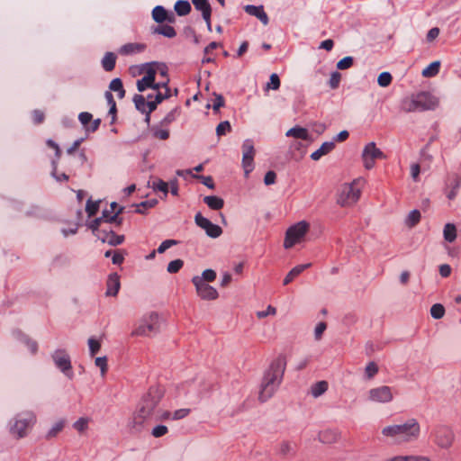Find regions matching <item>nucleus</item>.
Here are the masks:
<instances>
[{
	"instance_id": "f257e3e1",
	"label": "nucleus",
	"mask_w": 461,
	"mask_h": 461,
	"mask_svg": "<svg viewBox=\"0 0 461 461\" xmlns=\"http://www.w3.org/2000/svg\"><path fill=\"white\" fill-rule=\"evenodd\" d=\"M165 393L162 386H152L143 395L135 411L128 420V429L131 433H140L147 420L152 418L156 408Z\"/></svg>"
},
{
	"instance_id": "f03ea898",
	"label": "nucleus",
	"mask_w": 461,
	"mask_h": 461,
	"mask_svg": "<svg viewBox=\"0 0 461 461\" xmlns=\"http://www.w3.org/2000/svg\"><path fill=\"white\" fill-rule=\"evenodd\" d=\"M420 432V424L415 418H410L402 423L386 425L381 429L383 437L396 445L417 441Z\"/></svg>"
},
{
	"instance_id": "7ed1b4c3",
	"label": "nucleus",
	"mask_w": 461,
	"mask_h": 461,
	"mask_svg": "<svg viewBox=\"0 0 461 461\" xmlns=\"http://www.w3.org/2000/svg\"><path fill=\"white\" fill-rule=\"evenodd\" d=\"M285 366V357H277L265 371L258 392V400L261 402L269 400L279 388L283 381Z\"/></svg>"
},
{
	"instance_id": "20e7f679",
	"label": "nucleus",
	"mask_w": 461,
	"mask_h": 461,
	"mask_svg": "<svg viewBox=\"0 0 461 461\" xmlns=\"http://www.w3.org/2000/svg\"><path fill=\"white\" fill-rule=\"evenodd\" d=\"M162 317L155 312L143 315L132 330V336L152 337L157 335L161 329Z\"/></svg>"
},
{
	"instance_id": "39448f33",
	"label": "nucleus",
	"mask_w": 461,
	"mask_h": 461,
	"mask_svg": "<svg viewBox=\"0 0 461 461\" xmlns=\"http://www.w3.org/2000/svg\"><path fill=\"white\" fill-rule=\"evenodd\" d=\"M36 422V416L32 411H23L16 414L9 423L10 432L13 436L22 438L27 436L28 430Z\"/></svg>"
},
{
	"instance_id": "423d86ee",
	"label": "nucleus",
	"mask_w": 461,
	"mask_h": 461,
	"mask_svg": "<svg viewBox=\"0 0 461 461\" xmlns=\"http://www.w3.org/2000/svg\"><path fill=\"white\" fill-rule=\"evenodd\" d=\"M364 180L361 178L354 180L350 184H345L338 197V203L341 206H351L355 204L361 195V188Z\"/></svg>"
},
{
	"instance_id": "0eeeda50",
	"label": "nucleus",
	"mask_w": 461,
	"mask_h": 461,
	"mask_svg": "<svg viewBox=\"0 0 461 461\" xmlns=\"http://www.w3.org/2000/svg\"><path fill=\"white\" fill-rule=\"evenodd\" d=\"M437 104L438 100L435 96L428 92H421L414 95L411 100L406 101L403 104V109L406 112L432 110Z\"/></svg>"
},
{
	"instance_id": "6e6552de",
	"label": "nucleus",
	"mask_w": 461,
	"mask_h": 461,
	"mask_svg": "<svg viewBox=\"0 0 461 461\" xmlns=\"http://www.w3.org/2000/svg\"><path fill=\"white\" fill-rule=\"evenodd\" d=\"M159 68L158 62L146 63L141 68L143 77L137 81V89L139 92H143L148 88L153 90L160 89V84L155 83V77Z\"/></svg>"
},
{
	"instance_id": "1a4fd4ad",
	"label": "nucleus",
	"mask_w": 461,
	"mask_h": 461,
	"mask_svg": "<svg viewBox=\"0 0 461 461\" xmlns=\"http://www.w3.org/2000/svg\"><path fill=\"white\" fill-rule=\"evenodd\" d=\"M309 228L310 225L305 221H301L288 228L285 232L284 248L288 249L294 245L301 243L308 232Z\"/></svg>"
},
{
	"instance_id": "9d476101",
	"label": "nucleus",
	"mask_w": 461,
	"mask_h": 461,
	"mask_svg": "<svg viewBox=\"0 0 461 461\" xmlns=\"http://www.w3.org/2000/svg\"><path fill=\"white\" fill-rule=\"evenodd\" d=\"M396 391L388 385H379L369 389L366 393V400L376 404H388L394 399Z\"/></svg>"
},
{
	"instance_id": "9b49d317",
	"label": "nucleus",
	"mask_w": 461,
	"mask_h": 461,
	"mask_svg": "<svg viewBox=\"0 0 461 461\" xmlns=\"http://www.w3.org/2000/svg\"><path fill=\"white\" fill-rule=\"evenodd\" d=\"M434 443L442 449L451 447L455 440V433L447 426H439L432 433Z\"/></svg>"
},
{
	"instance_id": "f8f14e48",
	"label": "nucleus",
	"mask_w": 461,
	"mask_h": 461,
	"mask_svg": "<svg viewBox=\"0 0 461 461\" xmlns=\"http://www.w3.org/2000/svg\"><path fill=\"white\" fill-rule=\"evenodd\" d=\"M241 149H242L241 166L244 170L245 176L248 177L249 175L254 169V157L256 154V150L254 148L253 140L250 139L245 140L242 143Z\"/></svg>"
},
{
	"instance_id": "ddd939ff",
	"label": "nucleus",
	"mask_w": 461,
	"mask_h": 461,
	"mask_svg": "<svg viewBox=\"0 0 461 461\" xmlns=\"http://www.w3.org/2000/svg\"><path fill=\"white\" fill-rule=\"evenodd\" d=\"M51 358L56 366L68 378L72 379L74 376L72 371L71 360L68 353L65 349H57Z\"/></svg>"
},
{
	"instance_id": "4468645a",
	"label": "nucleus",
	"mask_w": 461,
	"mask_h": 461,
	"mask_svg": "<svg viewBox=\"0 0 461 461\" xmlns=\"http://www.w3.org/2000/svg\"><path fill=\"white\" fill-rule=\"evenodd\" d=\"M361 157L364 167L366 169H371L375 167V160L384 158V155L383 151L376 147L375 142H369L364 147Z\"/></svg>"
},
{
	"instance_id": "2eb2a0df",
	"label": "nucleus",
	"mask_w": 461,
	"mask_h": 461,
	"mask_svg": "<svg viewBox=\"0 0 461 461\" xmlns=\"http://www.w3.org/2000/svg\"><path fill=\"white\" fill-rule=\"evenodd\" d=\"M195 224L203 229L206 235L212 239L219 238L222 233V229L212 223L209 219L203 217L200 212H197L194 216Z\"/></svg>"
},
{
	"instance_id": "dca6fc26",
	"label": "nucleus",
	"mask_w": 461,
	"mask_h": 461,
	"mask_svg": "<svg viewBox=\"0 0 461 461\" xmlns=\"http://www.w3.org/2000/svg\"><path fill=\"white\" fill-rule=\"evenodd\" d=\"M192 283L195 287L197 295L201 299L212 301L218 298V291L212 285H208L207 283L202 282L200 278L193 277Z\"/></svg>"
},
{
	"instance_id": "f3484780",
	"label": "nucleus",
	"mask_w": 461,
	"mask_h": 461,
	"mask_svg": "<svg viewBox=\"0 0 461 461\" xmlns=\"http://www.w3.org/2000/svg\"><path fill=\"white\" fill-rule=\"evenodd\" d=\"M122 208L120 209L113 214V216H109L108 211L104 210L102 213V217L96 218L89 222L88 226L92 230L93 233L96 236L97 232H104V230H99V226L102 222H118L121 223V220L118 221V215L122 212Z\"/></svg>"
},
{
	"instance_id": "a211bd4d",
	"label": "nucleus",
	"mask_w": 461,
	"mask_h": 461,
	"mask_svg": "<svg viewBox=\"0 0 461 461\" xmlns=\"http://www.w3.org/2000/svg\"><path fill=\"white\" fill-rule=\"evenodd\" d=\"M152 95H149L147 96V100L143 95H135L133 97L136 109L142 113H146L147 119L149 118V113L156 109L155 104L152 103Z\"/></svg>"
},
{
	"instance_id": "6ab92c4d",
	"label": "nucleus",
	"mask_w": 461,
	"mask_h": 461,
	"mask_svg": "<svg viewBox=\"0 0 461 461\" xmlns=\"http://www.w3.org/2000/svg\"><path fill=\"white\" fill-rule=\"evenodd\" d=\"M461 185V176L457 174L449 175L446 182V195L449 200H454Z\"/></svg>"
},
{
	"instance_id": "aec40b11",
	"label": "nucleus",
	"mask_w": 461,
	"mask_h": 461,
	"mask_svg": "<svg viewBox=\"0 0 461 461\" xmlns=\"http://www.w3.org/2000/svg\"><path fill=\"white\" fill-rule=\"evenodd\" d=\"M96 237L104 243H108L111 246H117L123 242L124 236L117 235L113 231L104 230V232H97Z\"/></svg>"
},
{
	"instance_id": "412c9836",
	"label": "nucleus",
	"mask_w": 461,
	"mask_h": 461,
	"mask_svg": "<svg viewBox=\"0 0 461 461\" xmlns=\"http://www.w3.org/2000/svg\"><path fill=\"white\" fill-rule=\"evenodd\" d=\"M245 12L249 15L257 17L264 25L269 22L267 13L264 11L263 5H248L244 7Z\"/></svg>"
},
{
	"instance_id": "4be33fe9",
	"label": "nucleus",
	"mask_w": 461,
	"mask_h": 461,
	"mask_svg": "<svg viewBox=\"0 0 461 461\" xmlns=\"http://www.w3.org/2000/svg\"><path fill=\"white\" fill-rule=\"evenodd\" d=\"M286 137L299 139L303 140L312 141L311 135L306 128L294 126L285 132Z\"/></svg>"
},
{
	"instance_id": "5701e85b",
	"label": "nucleus",
	"mask_w": 461,
	"mask_h": 461,
	"mask_svg": "<svg viewBox=\"0 0 461 461\" xmlns=\"http://www.w3.org/2000/svg\"><path fill=\"white\" fill-rule=\"evenodd\" d=\"M106 285V295L115 296L118 294L121 286L119 276L116 273L111 274L108 277Z\"/></svg>"
},
{
	"instance_id": "b1692460",
	"label": "nucleus",
	"mask_w": 461,
	"mask_h": 461,
	"mask_svg": "<svg viewBox=\"0 0 461 461\" xmlns=\"http://www.w3.org/2000/svg\"><path fill=\"white\" fill-rule=\"evenodd\" d=\"M14 337L24 344L32 354H35L38 350V344L36 341L31 339L27 335L19 330L13 332Z\"/></svg>"
},
{
	"instance_id": "393cba45",
	"label": "nucleus",
	"mask_w": 461,
	"mask_h": 461,
	"mask_svg": "<svg viewBox=\"0 0 461 461\" xmlns=\"http://www.w3.org/2000/svg\"><path fill=\"white\" fill-rule=\"evenodd\" d=\"M335 148L334 141H325L321 144V146L311 154V158L312 160H319L324 155L330 153Z\"/></svg>"
},
{
	"instance_id": "a878e982",
	"label": "nucleus",
	"mask_w": 461,
	"mask_h": 461,
	"mask_svg": "<svg viewBox=\"0 0 461 461\" xmlns=\"http://www.w3.org/2000/svg\"><path fill=\"white\" fill-rule=\"evenodd\" d=\"M311 267V263L298 265L294 267H293L288 274L285 276V277L283 280V285H287L290 284L295 277H297L303 271Z\"/></svg>"
},
{
	"instance_id": "bb28decb",
	"label": "nucleus",
	"mask_w": 461,
	"mask_h": 461,
	"mask_svg": "<svg viewBox=\"0 0 461 461\" xmlns=\"http://www.w3.org/2000/svg\"><path fill=\"white\" fill-rule=\"evenodd\" d=\"M339 438V434L336 430L327 429L320 433V441L324 444H332L336 442Z\"/></svg>"
},
{
	"instance_id": "cd10ccee",
	"label": "nucleus",
	"mask_w": 461,
	"mask_h": 461,
	"mask_svg": "<svg viewBox=\"0 0 461 461\" xmlns=\"http://www.w3.org/2000/svg\"><path fill=\"white\" fill-rule=\"evenodd\" d=\"M65 420H59L54 422L45 435L46 439L56 438L65 427Z\"/></svg>"
},
{
	"instance_id": "c85d7f7f",
	"label": "nucleus",
	"mask_w": 461,
	"mask_h": 461,
	"mask_svg": "<svg viewBox=\"0 0 461 461\" xmlns=\"http://www.w3.org/2000/svg\"><path fill=\"white\" fill-rule=\"evenodd\" d=\"M145 45L141 43H128L121 47L120 53L124 55H130L143 51Z\"/></svg>"
},
{
	"instance_id": "c756f323",
	"label": "nucleus",
	"mask_w": 461,
	"mask_h": 461,
	"mask_svg": "<svg viewBox=\"0 0 461 461\" xmlns=\"http://www.w3.org/2000/svg\"><path fill=\"white\" fill-rule=\"evenodd\" d=\"M457 236L456 227L454 223H447L443 229V237L447 242L452 243Z\"/></svg>"
},
{
	"instance_id": "7c9ffc66",
	"label": "nucleus",
	"mask_w": 461,
	"mask_h": 461,
	"mask_svg": "<svg viewBox=\"0 0 461 461\" xmlns=\"http://www.w3.org/2000/svg\"><path fill=\"white\" fill-rule=\"evenodd\" d=\"M421 214L417 209L411 211L404 220V223L408 228L415 227L420 221Z\"/></svg>"
},
{
	"instance_id": "2f4dec72",
	"label": "nucleus",
	"mask_w": 461,
	"mask_h": 461,
	"mask_svg": "<svg viewBox=\"0 0 461 461\" xmlns=\"http://www.w3.org/2000/svg\"><path fill=\"white\" fill-rule=\"evenodd\" d=\"M174 9L177 15L185 16L191 12V5L187 0H178L176 2Z\"/></svg>"
},
{
	"instance_id": "473e14b6",
	"label": "nucleus",
	"mask_w": 461,
	"mask_h": 461,
	"mask_svg": "<svg viewBox=\"0 0 461 461\" xmlns=\"http://www.w3.org/2000/svg\"><path fill=\"white\" fill-rule=\"evenodd\" d=\"M328 386L326 381H319L311 386V394L312 397L318 398L328 390Z\"/></svg>"
},
{
	"instance_id": "72a5a7b5",
	"label": "nucleus",
	"mask_w": 461,
	"mask_h": 461,
	"mask_svg": "<svg viewBox=\"0 0 461 461\" xmlns=\"http://www.w3.org/2000/svg\"><path fill=\"white\" fill-rule=\"evenodd\" d=\"M203 202L212 210H220L224 205L223 200L215 195L205 196Z\"/></svg>"
},
{
	"instance_id": "f704fd0d",
	"label": "nucleus",
	"mask_w": 461,
	"mask_h": 461,
	"mask_svg": "<svg viewBox=\"0 0 461 461\" xmlns=\"http://www.w3.org/2000/svg\"><path fill=\"white\" fill-rule=\"evenodd\" d=\"M195 9L202 13V16H208L212 14V8L208 0H192Z\"/></svg>"
},
{
	"instance_id": "c9c22d12",
	"label": "nucleus",
	"mask_w": 461,
	"mask_h": 461,
	"mask_svg": "<svg viewBox=\"0 0 461 461\" xmlns=\"http://www.w3.org/2000/svg\"><path fill=\"white\" fill-rule=\"evenodd\" d=\"M439 68H440V61H438V60L433 61L422 70L421 75L424 77H435L439 72Z\"/></svg>"
},
{
	"instance_id": "e433bc0d",
	"label": "nucleus",
	"mask_w": 461,
	"mask_h": 461,
	"mask_svg": "<svg viewBox=\"0 0 461 461\" xmlns=\"http://www.w3.org/2000/svg\"><path fill=\"white\" fill-rule=\"evenodd\" d=\"M116 56L113 52H107L102 59V65L105 71H112L114 68Z\"/></svg>"
},
{
	"instance_id": "4c0bfd02",
	"label": "nucleus",
	"mask_w": 461,
	"mask_h": 461,
	"mask_svg": "<svg viewBox=\"0 0 461 461\" xmlns=\"http://www.w3.org/2000/svg\"><path fill=\"white\" fill-rule=\"evenodd\" d=\"M149 185L152 187L155 191H160L164 194L165 196L167 195L168 193V184L165 181L155 178L152 181L149 182Z\"/></svg>"
},
{
	"instance_id": "58836bf2",
	"label": "nucleus",
	"mask_w": 461,
	"mask_h": 461,
	"mask_svg": "<svg viewBox=\"0 0 461 461\" xmlns=\"http://www.w3.org/2000/svg\"><path fill=\"white\" fill-rule=\"evenodd\" d=\"M386 461H430L426 456H396L387 459Z\"/></svg>"
},
{
	"instance_id": "ea45409f",
	"label": "nucleus",
	"mask_w": 461,
	"mask_h": 461,
	"mask_svg": "<svg viewBox=\"0 0 461 461\" xmlns=\"http://www.w3.org/2000/svg\"><path fill=\"white\" fill-rule=\"evenodd\" d=\"M152 18L157 23H163L167 19V13L161 5H157L152 10Z\"/></svg>"
},
{
	"instance_id": "a19ab883",
	"label": "nucleus",
	"mask_w": 461,
	"mask_h": 461,
	"mask_svg": "<svg viewBox=\"0 0 461 461\" xmlns=\"http://www.w3.org/2000/svg\"><path fill=\"white\" fill-rule=\"evenodd\" d=\"M151 132L154 138L166 140L169 138V131L167 128H163L160 126H153L151 128Z\"/></svg>"
},
{
	"instance_id": "79ce46f5",
	"label": "nucleus",
	"mask_w": 461,
	"mask_h": 461,
	"mask_svg": "<svg viewBox=\"0 0 461 461\" xmlns=\"http://www.w3.org/2000/svg\"><path fill=\"white\" fill-rule=\"evenodd\" d=\"M154 32L158 33V34H161L167 38H173L176 34L175 29L171 25H167V24L158 26L154 30Z\"/></svg>"
},
{
	"instance_id": "37998d69",
	"label": "nucleus",
	"mask_w": 461,
	"mask_h": 461,
	"mask_svg": "<svg viewBox=\"0 0 461 461\" xmlns=\"http://www.w3.org/2000/svg\"><path fill=\"white\" fill-rule=\"evenodd\" d=\"M89 422V418L81 417L73 423V428L79 433H83L88 429Z\"/></svg>"
},
{
	"instance_id": "c03bdc74",
	"label": "nucleus",
	"mask_w": 461,
	"mask_h": 461,
	"mask_svg": "<svg viewBox=\"0 0 461 461\" xmlns=\"http://www.w3.org/2000/svg\"><path fill=\"white\" fill-rule=\"evenodd\" d=\"M178 113H179V108L178 107H176V108L172 109L161 120V122H160L161 126H167L170 123H172L174 121H176V117L178 116Z\"/></svg>"
},
{
	"instance_id": "a18cd8bd",
	"label": "nucleus",
	"mask_w": 461,
	"mask_h": 461,
	"mask_svg": "<svg viewBox=\"0 0 461 461\" xmlns=\"http://www.w3.org/2000/svg\"><path fill=\"white\" fill-rule=\"evenodd\" d=\"M430 315L436 320L443 318L445 315V308L441 303H435L430 307Z\"/></svg>"
},
{
	"instance_id": "49530a36",
	"label": "nucleus",
	"mask_w": 461,
	"mask_h": 461,
	"mask_svg": "<svg viewBox=\"0 0 461 461\" xmlns=\"http://www.w3.org/2000/svg\"><path fill=\"white\" fill-rule=\"evenodd\" d=\"M378 373V366L375 362H369L365 368V376L367 380H371Z\"/></svg>"
},
{
	"instance_id": "de8ad7c7",
	"label": "nucleus",
	"mask_w": 461,
	"mask_h": 461,
	"mask_svg": "<svg viewBox=\"0 0 461 461\" xmlns=\"http://www.w3.org/2000/svg\"><path fill=\"white\" fill-rule=\"evenodd\" d=\"M194 277H198L202 280V282H212L216 278V272L212 269L204 270L201 276H194Z\"/></svg>"
},
{
	"instance_id": "09e8293b",
	"label": "nucleus",
	"mask_w": 461,
	"mask_h": 461,
	"mask_svg": "<svg viewBox=\"0 0 461 461\" xmlns=\"http://www.w3.org/2000/svg\"><path fill=\"white\" fill-rule=\"evenodd\" d=\"M184 266L182 259H175L168 263L167 270L170 274L177 273Z\"/></svg>"
},
{
	"instance_id": "8fccbe9b",
	"label": "nucleus",
	"mask_w": 461,
	"mask_h": 461,
	"mask_svg": "<svg viewBox=\"0 0 461 461\" xmlns=\"http://www.w3.org/2000/svg\"><path fill=\"white\" fill-rule=\"evenodd\" d=\"M280 87V79L277 74L273 73L269 77V82L266 86V90H277Z\"/></svg>"
},
{
	"instance_id": "3c124183",
	"label": "nucleus",
	"mask_w": 461,
	"mask_h": 461,
	"mask_svg": "<svg viewBox=\"0 0 461 461\" xmlns=\"http://www.w3.org/2000/svg\"><path fill=\"white\" fill-rule=\"evenodd\" d=\"M392 82V76L389 72H382L377 78V83L382 87L388 86Z\"/></svg>"
},
{
	"instance_id": "603ef678",
	"label": "nucleus",
	"mask_w": 461,
	"mask_h": 461,
	"mask_svg": "<svg viewBox=\"0 0 461 461\" xmlns=\"http://www.w3.org/2000/svg\"><path fill=\"white\" fill-rule=\"evenodd\" d=\"M231 130V126L229 121H223L218 124L216 127V134L220 137L225 135L227 132H230Z\"/></svg>"
},
{
	"instance_id": "864d4df0",
	"label": "nucleus",
	"mask_w": 461,
	"mask_h": 461,
	"mask_svg": "<svg viewBox=\"0 0 461 461\" xmlns=\"http://www.w3.org/2000/svg\"><path fill=\"white\" fill-rule=\"evenodd\" d=\"M87 344H88L90 355L92 357L95 356L101 348L100 341L94 338H89Z\"/></svg>"
},
{
	"instance_id": "5fc2aeb1",
	"label": "nucleus",
	"mask_w": 461,
	"mask_h": 461,
	"mask_svg": "<svg viewBox=\"0 0 461 461\" xmlns=\"http://www.w3.org/2000/svg\"><path fill=\"white\" fill-rule=\"evenodd\" d=\"M95 364L101 370V375L104 376L107 372V358L106 357H98L95 359Z\"/></svg>"
},
{
	"instance_id": "6e6d98bb",
	"label": "nucleus",
	"mask_w": 461,
	"mask_h": 461,
	"mask_svg": "<svg viewBox=\"0 0 461 461\" xmlns=\"http://www.w3.org/2000/svg\"><path fill=\"white\" fill-rule=\"evenodd\" d=\"M168 432V429L167 426L159 424L155 426L151 430V435L154 438H160L165 436Z\"/></svg>"
},
{
	"instance_id": "4d7b16f0",
	"label": "nucleus",
	"mask_w": 461,
	"mask_h": 461,
	"mask_svg": "<svg viewBox=\"0 0 461 461\" xmlns=\"http://www.w3.org/2000/svg\"><path fill=\"white\" fill-rule=\"evenodd\" d=\"M99 210V202H92L88 200L86 206V211L89 217L94 216Z\"/></svg>"
},
{
	"instance_id": "13d9d810",
	"label": "nucleus",
	"mask_w": 461,
	"mask_h": 461,
	"mask_svg": "<svg viewBox=\"0 0 461 461\" xmlns=\"http://www.w3.org/2000/svg\"><path fill=\"white\" fill-rule=\"evenodd\" d=\"M276 314V308L272 305H268L267 307L266 311H258L256 312V315L258 319H264L269 315L274 316Z\"/></svg>"
},
{
	"instance_id": "bf43d9fd",
	"label": "nucleus",
	"mask_w": 461,
	"mask_h": 461,
	"mask_svg": "<svg viewBox=\"0 0 461 461\" xmlns=\"http://www.w3.org/2000/svg\"><path fill=\"white\" fill-rule=\"evenodd\" d=\"M353 65V58L345 57L337 63L338 69L344 70L349 68Z\"/></svg>"
},
{
	"instance_id": "052dcab7",
	"label": "nucleus",
	"mask_w": 461,
	"mask_h": 461,
	"mask_svg": "<svg viewBox=\"0 0 461 461\" xmlns=\"http://www.w3.org/2000/svg\"><path fill=\"white\" fill-rule=\"evenodd\" d=\"M177 240H164L158 248L157 251L159 254L164 253L167 249H170L172 246L176 245Z\"/></svg>"
},
{
	"instance_id": "680f3d73",
	"label": "nucleus",
	"mask_w": 461,
	"mask_h": 461,
	"mask_svg": "<svg viewBox=\"0 0 461 461\" xmlns=\"http://www.w3.org/2000/svg\"><path fill=\"white\" fill-rule=\"evenodd\" d=\"M327 329V325L325 322H319L314 329V338L316 340H320Z\"/></svg>"
},
{
	"instance_id": "e2e57ef3",
	"label": "nucleus",
	"mask_w": 461,
	"mask_h": 461,
	"mask_svg": "<svg viewBox=\"0 0 461 461\" xmlns=\"http://www.w3.org/2000/svg\"><path fill=\"white\" fill-rule=\"evenodd\" d=\"M340 79H341V76L339 72H332L330 75V78L329 80V85H330V88H332V89L338 88Z\"/></svg>"
},
{
	"instance_id": "0e129e2a",
	"label": "nucleus",
	"mask_w": 461,
	"mask_h": 461,
	"mask_svg": "<svg viewBox=\"0 0 461 461\" xmlns=\"http://www.w3.org/2000/svg\"><path fill=\"white\" fill-rule=\"evenodd\" d=\"M189 413H190V409H187V408L178 409L173 412L172 420H178L184 419Z\"/></svg>"
},
{
	"instance_id": "69168bd1",
	"label": "nucleus",
	"mask_w": 461,
	"mask_h": 461,
	"mask_svg": "<svg viewBox=\"0 0 461 461\" xmlns=\"http://www.w3.org/2000/svg\"><path fill=\"white\" fill-rule=\"evenodd\" d=\"M420 173V167L417 163H413L411 165V176L413 179V181L418 182L419 181V176Z\"/></svg>"
},
{
	"instance_id": "338daca9",
	"label": "nucleus",
	"mask_w": 461,
	"mask_h": 461,
	"mask_svg": "<svg viewBox=\"0 0 461 461\" xmlns=\"http://www.w3.org/2000/svg\"><path fill=\"white\" fill-rule=\"evenodd\" d=\"M279 451L280 454L283 456H286L294 452L293 446L287 442H284L281 444Z\"/></svg>"
},
{
	"instance_id": "774afa93",
	"label": "nucleus",
	"mask_w": 461,
	"mask_h": 461,
	"mask_svg": "<svg viewBox=\"0 0 461 461\" xmlns=\"http://www.w3.org/2000/svg\"><path fill=\"white\" fill-rule=\"evenodd\" d=\"M123 87L122 82L120 78H113L109 85V88L111 91L117 92Z\"/></svg>"
}]
</instances>
